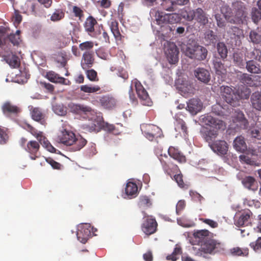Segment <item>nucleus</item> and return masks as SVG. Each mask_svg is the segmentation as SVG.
Returning <instances> with one entry per match:
<instances>
[{
  "instance_id": "37998d69",
  "label": "nucleus",
  "mask_w": 261,
  "mask_h": 261,
  "mask_svg": "<svg viewBox=\"0 0 261 261\" xmlns=\"http://www.w3.org/2000/svg\"><path fill=\"white\" fill-rule=\"evenodd\" d=\"M217 49L218 54L222 60L227 58L228 50L226 45L223 42H219L217 44Z\"/></svg>"
},
{
  "instance_id": "5701e85b",
  "label": "nucleus",
  "mask_w": 261,
  "mask_h": 261,
  "mask_svg": "<svg viewBox=\"0 0 261 261\" xmlns=\"http://www.w3.org/2000/svg\"><path fill=\"white\" fill-rule=\"evenodd\" d=\"M194 75L197 80L204 84H207L211 80L208 70L204 68H197L194 70Z\"/></svg>"
},
{
  "instance_id": "338daca9",
  "label": "nucleus",
  "mask_w": 261,
  "mask_h": 261,
  "mask_svg": "<svg viewBox=\"0 0 261 261\" xmlns=\"http://www.w3.org/2000/svg\"><path fill=\"white\" fill-rule=\"evenodd\" d=\"M250 246L255 251H260L261 250V237L258 238L256 241L251 243Z\"/></svg>"
},
{
  "instance_id": "052dcab7",
  "label": "nucleus",
  "mask_w": 261,
  "mask_h": 261,
  "mask_svg": "<svg viewBox=\"0 0 261 261\" xmlns=\"http://www.w3.org/2000/svg\"><path fill=\"white\" fill-rule=\"evenodd\" d=\"M215 19L217 21V24L218 27L223 28L226 26V22L224 16L220 14H216L215 15Z\"/></svg>"
},
{
  "instance_id": "dca6fc26",
  "label": "nucleus",
  "mask_w": 261,
  "mask_h": 261,
  "mask_svg": "<svg viewBox=\"0 0 261 261\" xmlns=\"http://www.w3.org/2000/svg\"><path fill=\"white\" fill-rule=\"evenodd\" d=\"M134 83L136 92L141 103L144 106H151L152 101L146 90L139 81H136Z\"/></svg>"
},
{
  "instance_id": "ddd939ff",
  "label": "nucleus",
  "mask_w": 261,
  "mask_h": 261,
  "mask_svg": "<svg viewBox=\"0 0 261 261\" xmlns=\"http://www.w3.org/2000/svg\"><path fill=\"white\" fill-rule=\"evenodd\" d=\"M165 54L170 64H176L178 61V50L176 45L173 42H167L165 44Z\"/></svg>"
},
{
  "instance_id": "4d7b16f0",
  "label": "nucleus",
  "mask_w": 261,
  "mask_h": 261,
  "mask_svg": "<svg viewBox=\"0 0 261 261\" xmlns=\"http://www.w3.org/2000/svg\"><path fill=\"white\" fill-rule=\"evenodd\" d=\"M64 15L62 10H56L51 16L50 20L53 21H59L64 18Z\"/></svg>"
},
{
  "instance_id": "e2e57ef3",
  "label": "nucleus",
  "mask_w": 261,
  "mask_h": 261,
  "mask_svg": "<svg viewBox=\"0 0 261 261\" xmlns=\"http://www.w3.org/2000/svg\"><path fill=\"white\" fill-rule=\"evenodd\" d=\"M87 76L91 81H98L97 73L94 69L87 70L86 72Z\"/></svg>"
},
{
  "instance_id": "69168bd1",
  "label": "nucleus",
  "mask_w": 261,
  "mask_h": 261,
  "mask_svg": "<svg viewBox=\"0 0 261 261\" xmlns=\"http://www.w3.org/2000/svg\"><path fill=\"white\" fill-rule=\"evenodd\" d=\"M199 220L213 228H217L218 226V223L212 219L200 218Z\"/></svg>"
},
{
  "instance_id": "1a4fd4ad",
  "label": "nucleus",
  "mask_w": 261,
  "mask_h": 261,
  "mask_svg": "<svg viewBox=\"0 0 261 261\" xmlns=\"http://www.w3.org/2000/svg\"><path fill=\"white\" fill-rule=\"evenodd\" d=\"M232 6L234 10V18H231L229 22L231 23L241 24L246 20L247 17L246 8L245 4L240 1L233 3Z\"/></svg>"
},
{
  "instance_id": "cd10ccee",
  "label": "nucleus",
  "mask_w": 261,
  "mask_h": 261,
  "mask_svg": "<svg viewBox=\"0 0 261 261\" xmlns=\"http://www.w3.org/2000/svg\"><path fill=\"white\" fill-rule=\"evenodd\" d=\"M250 102L253 109L261 111V92H253L251 95Z\"/></svg>"
},
{
  "instance_id": "7ed1b4c3",
  "label": "nucleus",
  "mask_w": 261,
  "mask_h": 261,
  "mask_svg": "<svg viewBox=\"0 0 261 261\" xmlns=\"http://www.w3.org/2000/svg\"><path fill=\"white\" fill-rule=\"evenodd\" d=\"M183 17L188 21L195 19L202 25H206L208 22V18L206 13L201 8H198L195 10H186L182 14Z\"/></svg>"
},
{
  "instance_id": "412c9836",
  "label": "nucleus",
  "mask_w": 261,
  "mask_h": 261,
  "mask_svg": "<svg viewBox=\"0 0 261 261\" xmlns=\"http://www.w3.org/2000/svg\"><path fill=\"white\" fill-rule=\"evenodd\" d=\"M210 146L212 150L217 154L224 155L227 152L228 145L224 140H217L212 143Z\"/></svg>"
},
{
  "instance_id": "aec40b11",
  "label": "nucleus",
  "mask_w": 261,
  "mask_h": 261,
  "mask_svg": "<svg viewBox=\"0 0 261 261\" xmlns=\"http://www.w3.org/2000/svg\"><path fill=\"white\" fill-rule=\"evenodd\" d=\"M91 226L88 224L80 226L76 233L78 240L85 244L91 235Z\"/></svg>"
},
{
  "instance_id": "c03bdc74",
  "label": "nucleus",
  "mask_w": 261,
  "mask_h": 261,
  "mask_svg": "<svg viewBox=\"0 0 261 261\" xmlns=\"http://www.w3.org/2000/svg\"><path fill=\"white\" fill-rule=\"evenodd\" d=\"M94 47V43L92 41H85L79 44V48L85 52H93L92 50Z\"/></svg>"
},
{
  "instance_id": "79ce46f5",
  "label": "nucleus",
  "mask_w": 261,
  "mask_h": 261,
  "mask_svg": "<svg viewBox=\"0 0 261 261\" xmlns=\"http://www.w3.org/2000/svg\"><path fill=\"white\" fill-rule=\"evenodd\" d=\"M101 126V123L99 120H94L87 124H85V128L90 132H98Z\"/></svg>"
},
{
  "instance_id": "bf43d9fd",
  "label": "nucleus",
  "mask_w": 261,
  "mask_h": 261,
  "mask_svg": "<svg viewBox=\"0 0 261 261\" xmlns=\"http://www.w3.org/2000/svg\"><path fill=\"white\" fill-rule=\"evenodd\" d=\"M249 39L252 42L255 44H258L261 41L260 35L254 31H251L250 32Z\"/></svg>"
},
{
  "instance_id": "c9c22d12",
  "label": "nucleus",
  "mask_w": 261,
  "mask_h": 261,
  "mask_svg": "<svg viewBox=\"0 0 261 261\" xmlns=\"http://www.w3.org/2000/svg\"><path fill=\"white\" fill-rule=\"evenodd\" d=\"M246 68L247 71L252 73H260L261 70L260 66L253 60H249L246 62Z\"/></svg>"
},
{
  "instance_id": "9b49d317",
  "label": "nucleus",
  "mask_w": 261,
  "mask_h": 261,
  "mask_svg": "<svg viewBox=\"0 0 261 261\" xmlns=\"http://www.w3.org/2000/svg\"><path fill=\"white\" fill-rule=\"evenodd\" d=\"M220 94L222 99L230 106L236 107L238 103L236 97L235 89L233 87L222 85L220 87Z\"/></svg>"
},
{
  "instance_id": "774afa93",
  "label": "nucleus",
  "mask_w": 261,
  "mask_h": 261,
  "mask_svg": "<svg viewBox=\"0 0 261 261\" xmlns=\"http://www.w3.org/2000/svg\"><path fill=\"white\" fill-rule=\"evenodd\" d=\"M230 8L227 5L223 6L221 8V12L224 16L225 19L229 22V20L231 19L229 17V14L230 13Z\"/></svg>"
},
{
  "instance_id": "72a5a7b5",
  "label": "nucleus",
  "mask_w": 261,
  "mask_h": 261,
  "mask_svg": "<svg viewBox=\"0 0 261 261\" xmlns=\"http://www.w3.org/2000/svg\"><path fill=\"white\" fill-rule=\"evenodd\" d=\"M99 102L101 106L107 109H112L116 106L115 98L109 96H103L99 99Z\"/></svg>"
},
{
  "instance_id": "f03ea898",
  "label": "nucleus",
  "mask_w": 261,
  "mask_h": 261,
  "mask_svg": "<svg viewBox=\"0 0 261 261\" xmlns=\"http://www.w3.org/2000/svg\"><path fill=\"white\" fill-rule=\"evenodd\" d=\"M159 159L162 164L164 171L170 176L173 173H176L173 176L174 180L177 182L178 186L181 188L187 189L188 186L185 184L183 180V176L180 172L178 167L175 164L170 162V159L167 155L164 154L159 157Z\"/></svg>"
},
{
  "instance_id": "6e6552de",
  "label": "nucleus",
  "mask_w": 261,
  "mask_h": 261,
  "mask_svg": "<svg viewBox=\"0 0 261 261\" xmlns=\"http://www.w3.org/2000/svg\"><path fill=\"white\" fill-rule=\"evenodd\" d=\"M84 28L88 34L93 38H97L101 33L100 28L103 29L102 25H99L97 20L92 16L86 19Z\"/></svg>"
},
{
  "instance_id": "2eb2a0df",
  "label": "nucleus",
  "mask_w": 261,
  "mask_h": 261,
  "mask_svg": "<svg viewBox=\"0 0 261 261\" xmlns=\"http://www.w3.org/2000/svg\"><path fill=\"white\" fill-rule=\"evenodd\" d=\"M142 213L143 214L144 218H146V219L142 224V230L147 236L155 233L158 226V223L155 219L148 217L147 214L144 211L142 212Z\"/></svg>"
},
{
  "instance_id": "e433bc0d",
  "label": "nucleus",
  "mask_w": 261,
  "mask_h": 261,
  "mask_svg": "<svg viewBox=\"0 0 261 261\" xmlns=\"http://www.w3.org/2000/svg\"><path fill=\"white\" fill-rule=\"evenodd\" d=\"M213 66L217 74L222 76L226 74V69L224 64H223L219 59L217 58L214 60Z\"/></svg>"
},
{
  "instance_id": "a19ab883",
  "label": "nucleus",
  "mask_w": 261,
  "mask_h": 261,
  "mask_svg": "<svg viewBox=\"0 0 261 261\" xmlns=\"http://www.w3.org/2000/svg\"><path fill=\"white\" fill-rule=\"evenodd\" d=\"M53 110L59 116H65L67 112V108L62 103H56L53 106Z\"/></svg>"
},
{
  "instance_id": "603ef678",
  "label": "nucleus",
  "mask_w": 261,
  "mask_h": 261,
  "mask_svg": "<svg viewBox=\"0 0 261 261\" xmlns=\"http://www.w3.org/2000/svg\"><path fill=\"white\" fill-rule=\"evenodd\" d=\"M261 14L256 7H253L251 9V16L252 21L255 23H257L261 20Z\"/></svg>"
},
{
  "instance_id": "7c9ffc66",
  "label": "nucleus",
  "mask_w": 261,
  "mask_h": 261,
  "mask_svg": "<svg viewBox=\"0 0 261 261\" xmlns=\"http://www.w3.org/2000/svg\"><path fill=\"white\" fill-rule=\"evenodd\" d=\"M70 108L73 113L77 114H86L92 111L90 107L81 104H72Z\"/></svg>"
},
{
  "instance_id": "39448f33",
  "label": "nucleus",
  "mask_w": 261,
  "mask_h": 261,
  "mask_svg": "<svg viewBox=\"0 0 261 261\" xmlns=\"http://www.w3.org/2000/svg\"><path fill=\"white\" fill-rule=\"evenodd\" d=\"M23 128L35 137L40 144L50 152H55L56 149L52 146L42 132L38 130L29 123H24Z\"/></svg>"
},
{
  "instance_id": "f257e3e1",
  "label": "nucleus",
  "mask_w": 261,
  "mask_h": 261,
  "mask_svg": "<svg viewBox=\"0 0 261 261\" xmlns=\"http://www.w3.org/2000/svg\"><path fill=\"white\" fill-rule=\"evenodd\" d=\"M58 141L70 147L72 151L80 150L87 143V140L81 136H76L71 131L64 129L58 137Z\"/></svg>"
},
{
  "instance_id": "0eeeda50",
  "label": "nucleus",
  "mask_w": 261,
  "mask_h": 261,
  "mask_svg": "<svg viewBox=\"0 0 261 261\" xmlns=\"http://www.w3.org/2000/svg\"><path fill=\"white\" fill-rule=\"evenodd\" d=\"M156 24L161 27L168 24H174L180 20L179 15L176 13L166 14L162 11H157L155 14Z\"/></svg>"
},
{
  "instance_id": "c85d7f7f",
  "label": "nucleus",
  "mask_w": 261,
  "mask_h": 261,
  "mask_svg": "<svg viewBox=\"0 0 261 261\" xmlns=\"http://www.w3.org/2000/svg\"><path fill=\"white\" fill-rule=\"evenodd\" d=\"M32 118L36 121L40 122L42 125L46 124L45 115L43 113L39 108H34L31 112Z\"/></svg>"
},
{
  "instance_id": "864d4df0",
  "label": "nucleus",
  "mask_w": 261,
  "mask_h": 261,
  "mask_svg": "<svg viewBox=\"0 0 261 261\" xmlns=\"http://www.w3.org/2000/svg\"><path fill=\"white\" fill-rule=\"evenodd\" d=\"M231 253L234 255L246 256L249 254V250L248 248L236 247L231 250Z\"/></svg>"
},
{
  "instance_id": "4c0bfd02",
  "label": "nucleus",
  "mask_w": 261,
  "mask_h": 261,
  "mask_svg": "<svg viewBox=\"0 0 261 261\" xmlns=\"http://www.w3.org/2000/svg\"><path fill=\"white\" fill-rule=\"evenodd\" d=\"M111 30L117 41H122L123 36L121 35L118 28V22L113 20L111 23Z\"/></svg>"
},
{
  "instance_id": "bb28decb",
  "label": "nucleus",
  "mask_w": 261,
  "mask_h": 261,
  "mask_svg": "<svg viewBox=\"0 0 261 261\" xmlns=\"http://www.w3.org/2000/svg\"><path fill=\"white\" fill-rule=\"evenodd\" d=\"M250 89L246 87L243 86L239 87L235 90L236 97L238 103V106H240V101L241 99H247L250 95Z\"/></svg>"
},
{
  "instance_id": "de8ad7c7",
  "label": "nucleus",
  "mask_w": 261,
  "mask_h": 261,
  "mask_svg": "<svg viewBox=\"0 0 261 261\" xmlns=\"http://www.w3.org/2000/svg\"><path fill=\"white\" fill-rule=\"evenodd\" d=\"M217 36L212 30H208L205 33V39L209 44L215 43L217 40Z\"/></svg>"
},
{
  "instance_id": "a18cd8bd",
  "label": "nucleus",
  "mask_w": 261,
  "mask_h": 261,
  "mask_svg": "<svg viewBox=\"0 0 261 261\" xmlns=\"http://www.w3.org/2000/svg\"><path fill=\"white\" fill-rule=\"evenodd\" d=\"M82 91L85 93H95L100 90V87L99 86H89L88 85H82L80 87Z\"/></svg>"
},
{
  "instance_id": "a878e982",
  "label": "nucleus",
  "mask_w": 261,
  "mask_h": 261,
  "mask_svg": "<svg viewBox=\"0 0 261 261\" xmlns=\"http://www.w3.org/2000/svg\"><path fill=\"white\" fill-rule=\"evenodd\" d=\"M168 152L170 157L178 163H184L186 162V156L177 148L171 146L169 148Z\"/></svg>"
},
{
  "instance_id": "3c124183",
  "label": "nucleus",
  "mask_w": 261,
  "mask_h": 261,
  "mask_svg": "<svg viewBox=\"0 0 261 261\" xmlns=\"http://www.w3.org/2000/svg\"><path fill=\"white\" fill-rule=\"evenodd\" d=\"M247 57L251 60H257L261 62V50L258 49H254L249 53H247Z\"/></svg>"
},
{
  "instance_id": "2f4dec72",
  "label": "nucleus",
  "mask_w": 261,
  "mask_h": 261,
  "mask_svg": "<svg viewBox=\"0 0 261 261\" xmlns=\"http://www.w3.org/2000/svg\"><path fill=\"white\" fill-rule=\"evenodd\" d=\"M178 88L182 93L188 95L193 94L195 90L192 83L189 81H182Z\"/></svg>"
},
{
  "instance_id": "f704fd0d",
  "label": "nucleus",
  "mask_w": 261,
  "mask_h": 261,
  "mask_svg": "<svg viewBox=\"0 0 261 261\" xmlns=\"http://www.w3.org/2000/svg\"><path fill=\"white\" fill-rule=\"evenodd\" d=\"M218 130L215 128L204 131L203 134V137L205 141L208 143L209 145L213 143V141L218 135Z\"/></svg>"
},
{
  "instance_id": "6e6d98bb",
  "label": "nucleus",
  "mask_w": 261,
  "mask_h": 261,
  "mask_svg": "<svg viewBox=\"0 0 261 261\" xmlns=\"http://www.w3.org/2000/svg\"><path fill=\"white\" fill-rule=\"evenodd\" d=\"M171 0H164L162 4V6L163 9L168 11H175L176 10V5L174 3H170Z\"/></svg>"
},
{
  "instance_id": "a211bd4d",
  "label": "nucleus",
  "mask_w": 261,
  "mask_h": 261,
  "mask_svg": "<svg viewBox=\"0 0 261 261\" xmlns=\"http://www.w3.org/2000/svg\"><path fill=\"white\" fill-rule=\"evenodd\" d=\"M142 130L144 136L150 141L160 137L162 133L160 128L153 124H146L143 126Z\"/></svg>"
},
{
  "instance_id": "423d86ee",
  "label": "nucleus",
  "mask_w": 261,
  "mask_h": 261,
  "mask_svg": "<svg viewBox=\"0 0 261 261\" xmlns=\"http://www.w3.org/2000/svg\"><path fill=\"white\" fill-rule=\"evenodd\" d=\"M185 53L190 58L201 61L206 59L207 50L204 47L195 43L188 45Z\"/></svg>"
},
{
  "instance_id": "f3484780",
  "label": "nucleus",
  "mask_w": 261,
  "mask_h": 261,
  "mask_svg": "<svg viewBox=\"0 0 261 261\" xmlns=\"http://www.w3.org/2000/svg\"><path fill=\"white\" fill-rule=\"evenodd\" d=\"M200 120L205 125L216 129H223L225 127L223 121L216 119L208 114L202 115Z\"/></svg>"
},
{
  "instance_id": "473e14b6",
  "label": "nucleus",
  "mask_w": 261,
  "mask_h": 261,
  "mask_svg": "<svg viewBox=\"0 0 261 261\" xmlns=\"http://www.w3.org/2000/svg\"><path fill=\"white\" fill-rule=\"evenodd\" d=\"M242 184L245 188L250 190L256 191L258 188L257 182L254 177L250 176L244 177Z\"/></svg>"
},
{
  "instance_id": "b1692460",
  "label": "nucleus",
  "mask_w": 261,
  "mask_h": 261,
  "mask_svg": "<svg viewBox=\"0 0 261 261\" xmlns=\"http://www.w3.org/2000/svg\"><path fill=\"white\" fill-rule=\"evenodd\" d=\"M94 63V52H84L81 61V66L84 70L91 68Z\"/></svg>"
},
{
  "instance_id": "58836bf2",
  "label": "nucleus",
  "mask_w": 261,
  "mask_h": 261,
  "mask_svg": "<svg viewBox=\"0 0 261 261\" xmlns=\"http://www.w3.org/2000/svg\"><path fill=\"white\" fill-rule=\"evenodd\" d=\"M125 192L128 196L136 197L138 193V186L135 182H128L126 185Z\"/></svg>"
},
{
  "instance_id": "6ab92c4d",
  "label": "nucleus",
  "mask_w": 261,
  "mask_h": 261,
  "mask_svg": "<svg viewBox=\"0 0 261 261\" xmlns=\"http://www.w3.org/2000/svg\"><path fill=\"white\" fill-rule=\"evenodd\" d=\"M193 238L194 241L201 246L211 238H214V234L207 229L196 230L193 232Z\"/></svg>"
},
{
  "instance_id": "8fccbe9b",
  "label": "nucleus",
  "mask_w": 261,
  "mask_h": 261,
  "mask_svg": "<svg viewBox=\"0 0 261 261\" xmlns=\"http://www.w3.org/2000/svg\"><path fill=\"white\" fill-rule=\"evenodd\" d=\"M151 204L150 199L147 196H141L138 202V205L140 208H145L149 207Z\"/></svg>"
},
{
  "instance_id": "09e8293b",
  "label": "nucleus",
  "mask_w": 261,
  "mask_h": 261,
  "mask_svg": "<svg viewBox=\"0 0 261 261\" xmlns=\"http://www.w3.org/2000/svg\"><path fill=\"white\" fill-rule=\"evenodd\" d=\"M9 139L8 129L0 126V144H6Z\"/></svg>"
},
{
  "instance_id": "0e129e2a",
  "label": "nucleus",
  "mask_w": 261,
  "mask_h": 261,
  "mask_svg": "<svg viewBox=\"0 0 261 261\" xmlns=\"http://www.w3.org/2000/svg\"><path fill=\"white\" fill-rule=\"evenodd\" d=\"M19 31H17V34H10L9 36V39L10 42L14 45H17L19 43Z\"/></svg>"
},
{
  "instance_id": "9d476101",
  "label": "nucleus",
  "mask_w": 261,
  "mask_h": 261,
  "mask_svg": "<svg viewBox=\"0 0 261 261\" xmlns=\"http://www.w3.org/2000/svg\"><path fill=\"white\" fill-rule=\"evenodd\" d=\"M222 244L218 240L211 238L204 243L201 244L198 251L196 253L197 255L201 256L204 254H212L213 252L218 251L221 248Z\"/></svg>"
},
{
  "instance_id": "13d9d810",
  "label": "nucleus",
  "mask_w": 261,
  "mask_h": 261,
  "mask_svg": "<svg viewBox=\"0 0 261 261\" xmlns=\"http://www.w3.org/2000/svg\"><path fill=\"white\" fill-rule=\"evenodd\" d=\"M189 194L192 199L194 201L201 203L202 201L204 200V198L196 191L190 190L189 192Z\"/></svg>"
},
{
  "instance_id": "f8f14e48",
  "label": "nucleus",
  "mask_w": 261,
  "mask_h": 261,
  "mask_svg": "<svg viewBox=\"0 0 261 261\" xmlns=\"http://www.w3.org/2000/svg\"><path fill=\"white\" fill-rule=\"evenodd\" d=\"M253 215L249 210H245L237 215L234 218V224L238 227L251 226Z\"/></svg>"
},
{
  "instance_id": "c756f323",
  "label": "nucleus",
  "mask_w": 261,
  "mask_h": 261,
  "mask_svg": "<svg viewBox=\"0 0 261 261\" xmlns=\"http://www.w3.org/2000/svg\"><path fill=\"white\" fill-rule=\"evenodd\" d=\"M233 146L237 151L241 152H244L247 148L244 137L242 136H238L235 138L233 142Z\"/></svg>"
},
{
  "instance_id": "4468645a",
  "label": "nucleus",
  "mask_w": 261,
  "mask_h": 261,
  "mask_svg": "<svg viewBox=\"0 0 261 261\" xmlns=\"http://www.w3.org/2000/svg\"><path fill=\"white\" fill-rule=\"evenodd\" d=\"M1 109L4 115L8 117L17 116L21 112V108L10 101L4 102L1 106Z\"/></svg>"
},
{
  "instance_id": "4be33fe9",
  "label": "nucleus",
  "mask_w": 261,
  "mask_h": 261,
  "mask_svg": "<svg viewBox=\"0 0 261 261\" xmlns=\"http://www.w3.org/2000/svg\"><path fill=\"white\" fill-rule=\"evenodd\" d=\"M46 77L52 83L61 84L64 85H70L71 84L69 80L60 76L53 71L47 72L46 74Z\"/></svg>"
},
{
  "instance_id": "680f3d73",
  "label": "nucleus",
  "mask_w": 261,
  "mask_h": 261,
  "mask_svg": "<svg viewBox=\"0 0 261 261\" xmlns=\"http://www.w3.org/2000/svg\"><path fill=\"white\" fill-rule=\"evenodd\" d=\"M233 61L237 65L240 67H242L245 65L243 57L240 54L234 53L233 54Z\"/></svg>"
},
{
  "instance_id": "49530a36",
  "label": "nucleus",
  "mask_w": 261,
  "mask_h": 261,
  "mask_svg": "<svg viewBox=\"0 0 261 261\" xmlns=\"http://www.w3.org/2000/svg\"><path fill=\"white\" fill-rule=\"evenodd\" d=\"M4 59L10 65V66L13 68L17 67L19 65V63L18 60V58L15 55H12L11 57L5 56Z\"/></svg>"
},
{
  "instance_id": "ea45409f",
  "label": "nucleus",
  "mask_w": 261,
  "mask_h": 261,
  "mask_svg": "<svg viewBox=\"0 0 261 261\" xmlns=\"http://www.w3.org/2000/svg\"><path fill=\"white\" fill-rule=\"evenodd\" d=\"M227 32L230 38L235 39H239L243 34V30L237 27H231Z\"/></svg>"
},
{
  "instance_id": "20e7f679",
  "label": "nucleus",
  "mask_w": 261,
  "mask_h": 261,
  "mask_svg": "<svg viewBox=\"0 0 261 261\" xmlns=\"http://www.w3.org/2000/svg\"><path fill=\"white\" fill-rule=\"evenodd\" d=\"M19 143L20 146L30 154V158L32 160H35L39 156V151L40 143L35 140L27 141L24 138L20 139Z\"/></svg>"
},
{
  "instance_id": "393cba45",
  "label": "nucleus",
  "mask_w": 261,
  "mask_h": 261,
  "mask_svg": "<svg viewBox=\"0 0 261 261\" xmlns=\"http://www.w3.org/2000/svg\"><path fill=\"white\" fill-rule=\"evenodd\" d=\"M202 103L198 98L190 99L187 103V109L192 114H196L202 108Z\"/></svg>"
},
{
  "instance_id": "5fc2aeb1",
  "label": "nucleus",
  "mask_w": 261,
  "mask_h": 261,
  "mask_svg": "<svg viewBox=\"0 0 261 261\" xmlns=\"http://www.w3.org/2000/svg\"><path fill=\"white\" fill-rule=\"evenodd\" d=\"M182 253L181 248L180 247L176 246L172 253L167 256V259L175 261L178 258V256Z\"/></svg>"
}]
</instances>
